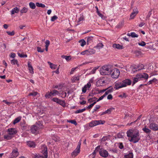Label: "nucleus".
Here are the masks:
<instances>
[{
	"instance_id": "obj_1",
	"label": "nucleus",
	"mask_w": 158,
	"mask_h": 158,
	"mask_svg": "<svg viewBox=\"0 0 158 158\" xmlns=\"http://www.w3.org/2000/svg\"><path fill=\"white\" fill-rule=\"evenodd\" d=\"M148 77V75L146 73H143L142 74H137L136 77L133 79L132 85L133 86L138 81L140 80L141 78H143L147 80Z\"/></svg>"
},
{
	"instance_id": "obj_2",
	"label": "nucleus",
	"mask_w": 158,
	"mask_h": 158,
	"mask_svg": "<svg viewBox=\"0 0 158 158\" xmlns=\"http://www.w3.org/2000/svg\"><path fill=\"white\" fill-rule=\"evenodd\" d=\"M111 70L110 66H103L101 68L100 73L102 75H109L111 72Z\"/></svg>"
},
{
	"instance_id": "obj_3",
	"label": "nucleus",
	"mask_w": 158,
	"mask_h": 158,
	"mask_svg": "<svg viewBox=\"0 0 158 158\" xmlns=\"http://www.w3.org/2000/svg\"><path fill=\"white\" fill-rule=\"evenodd\" d=\"M140 139L139 132L137 131L135 134H133L131 139L129 140L130 142L133 141L134 143H135L138 142Z\"/></svg>"
},
{
	"instance_id": "obj_4",
	"label": "nucleus",
	"mask_w": 158,
	"mask_h": 158,
	"mask_svg": "<svg viewBox=\"0 0 158 158\" xmlns=\"http://www.w3.org/2000/svg\"><path fill=\"white\" fill-rule=\"evenodd\" d=\"M111 72L110 75H111V77L113 78H117L120 75L119 70L117 69H114L111 70Z\"/></svg>"
},
{
	"instance_id": "obj_5",
	"label": "nucleus",
	"mask_w": 158,
	"mask_h": 158,
	"mask_svg": "<svg viewBox=\"0 0 158 158\" xmlns=\"http://www.w3.org/2000/svg\"><path fill=\"white\" fill-rule=\"evenodd\" d=\"M44 156H40L39 155H37V154L34 155V156H33V158H47L48 157V151L47 147H45L44 149L43 152Z\"/></svg>"
},
{
	"instance_id": "obj_6",
	"label": "nucleus",
	"mask_w": 158,
	"mask_h": 158,
	"mask_svg": "<svg viewBox=\"0 0 158 158\" xmlns=\"http://www.w3.org/2000/svg\"><path fill=\"white\" fill-rule=\"evenodd\" d=\"M99 153L101 156L104 158L107 157L109 154L107 151L102 148L99 151Z\"/></svg>"
},
{
	"instance_id": "obj_7",
	"label": "nucleus",
	"mask_w": 158,
	"mask_h": 158,
	"mask_svg": "<svg viewBox=\"0 0 158 158\" xmlns=\"http://www.w3.org/2000/svg\"><path fill=\"white\" fill-rule=\"evenodd\" d=\"M40 128V126L39 127H37V126L34 125L31 128V131L32 133L35 134L38 132Z\"/></svg>"
},
{
	"instance_id": "obj_8",
	"label": "nucleus",
	"mask_w": 158,
	"mask_h": 158,
	"mask_svg": "<svg viewBox=\"0 0 158 158\" xmlns=\"http://www.w3.org/2000/svg\"><path fill=\"white\" fill-rule=\"evenodd\" d=\"M123 87H125V85H123L122 82L117 81L115 83L114 88L115 89H118Z\"/></svg>"
},
{
	"instance_id": "obj_9",
	"label": "nucleus",
	"mask_w": 158,
	"mask_h": 158,
	"mask_svg": "<svg viewBox=\"0 0 158 158\" xmlns=\"http://www.w3.org/2000/svg\"><path fill=\"white\" fill-rule=\"evenodd\" d=\"M149 127L154 131L158 130V125L155 123H151L149 124Z\"/></svg>"
},
{
	"instance_id": "obj_10",
	"label": "nucleus",
	"mask_w": 158,
	"mask_h": 158,
	"mask_svg": "<svg viewBox=\"0 0 158 158\" xmlns=\"http://www.w3.org/2000/svg\"><path fill=\"white\" fill-rule=\"evenodd\" d=\"M78 144L77 148L71 154L72 156L73 157H74L77 156L79 153V143Z\"/></svg>"
},
{
	"instance_id": "obj_11",
	"label": "nucleus",
	"mask_w": 158,
	"mask_h": 158,
	"mask_svg": "<svg viewBox=\"0 0 158 158\" xmlns=\"http://www.w3.org/2000/svg\"><path fill=\"white\" fill-rule=\"evenodd\" d=\"M138 11L137 8L133 10V12L131 14L130 17L131 19H133L138 13Z\"/></svg>"
},
{
	"instance_id": "obj_12",
	"label": "nucleus",
	"mask_w": 158,
	"mask_h": 158,
	"mask_svg": "<svg viewBox=\"0 0 158 158\" xmlns=\"http://www.w3.org/2000/svg\"><path fill=\"white\" fill-rule=\"evenodd\" d=\"M123 85H124L125 87L127 85H130L131 81V80L129 79H127L122 81Z\"/></svg>"
},
{
	"instance_id": "obj_13",
	"label": "nucleus",
	"mask_w": 158,
	"mask_h": 158,
	"mask_svg": "<svg viewBox=\"0 0 158 158\" xmlns=\"http://www.w3.org/2000/svg\"><path fill=\"white\" fill-rule=\"evenodd\" d=\"M27 144L28 146L30 148H34L36 146V144L34 142L31 141H27Z\"/></svg>"
},
{
	"instance_id": "obj_14",
	"label": "nucleus",
	"mask_w": 158,
	"mask_h": 158,
	"mask_svg": "<svg viewBox=\"0 0 158 158\" xmlns=\"http://www.w3.org/2000/svg\"><path fill=\"white\" fill-rule=\"evenodd\" d=\"M8 131L9 134L10 135H13L16 134L17 133L16 130L14 128H11L8 129Z\"/></svg>"
},
{
	"instance_id": "obj_15",
	"label": "nucleus",
	"mask_w": 158,
	"mask_h": 158,
	"mask_svg": "<svg viewBox=\"0 0 158 158\" xmlns=\"http://www.w3.org/2000/svg\"><path fill=\"white\" fill-rule=\"evenodd\" d=\"M91 86V84L90 82H88L86 85H85L82 89V92L83 93L86 92L87 89L89 88Z\"/></svg>"
},
{
	"instance_id": "obj_16",
	"label": "nucleus",
	"mask_w": 158,
	"mask_h": 158,
	"mask_svg": "<svg viewBox=\"0 0 158 158\" xmlns=\"http://www.w3.org/2000/svg\"><path fill=\"white\" fill-rule=\"evenodd\" d=\"M95 39L93 36H89L87 39V45L92 43L94 40Z\"/></svg>"
},
{
	"instance_id": "obj_17",
	"label": "nucleus",
	"mask_w": 158,
	"mask_h": 158,
	"mask_svg": "<svg viewBox=\"0 0 158 158\" xmlns=\"http://www.w3.org/2000/svg\"><path fill=\"white\" fill-rule=\"evenodd\" d=\"M31 62L30 61H28V66L30 73L32 74H33L34 73L33 69L32 66L31 65Z\"/></svg>"
},
{
	"instance_id": "obj_18",
	"label": "nucleus",
	"mask_w": 158,
	"mask_h": 158,
	"mask_svg": "<svg viewBox=\"0 0 158 158\" xmlns=\"http://www.w3.org/2000/svg\"><path fill=\"white\" fill-rule=\"evenodd\" d=\"M143 131L145 133L149 135L151 132V130L147 127L146 126H145L142 129Z\"/></svg>"
},
{
	"instance_id": "obj_19",
	"label": "nucleus",
	"mask_w": 158,
	"mask_h": 158,
	"mask_svg": "<svg viewBox=\"0 0 158 158\" xmlns=\"http://www.w3.org/2000/svg\"><path fill=\"white\" fill-rule=\"evenodd\" d=\"M87 55H89L94 54L96 52V51L92 48H89L87 50Z\"/></svg>"
},
{
	"instance_id": "obj_20",
	"label": "nucleus",
	"mask_w": 158,
	"mask_h": 158,
	"mask_svg": "<svg viewBox=\"0 0 158 158\" xmlns=\"http://www.w3.org/2000/svg\"><path fill=\"white\" fill-rule=\"evenodd\" d=\"M114 109V108L113 107L110 108V109L107 110L105 111L102 112L101 114V115H102L106 114H110L111 113V111Z\"/></svg>"
},
{
	"instance_id": "obj_21",
	"label": "nucleus",
	"mask_w": 158,
	"mask_h": 158,
	"mask_svg": "<svg viewBox=\"0 0 158 158\" xmlns=\"http://www.w3.org/2000/svg\"><path fill=\"white\" fill-rule=\"evenodd\" d=\"M112 47L118 49H122L123 48V46L118 44H114L113 45Z\"/></svg>"
},
{
	"instance_id": "obj_22",
	"label": "nucleus",
	"mask_w": 158,
	"mask_h": 158,
	"mask_svg": "<svg viewBox=\"0 0 158 158\" xmlns=\"http://www.w3.org/2000/svg\"><path fill=\"white\" fill-rule=\"evenodd\" d=\"M20 125L22 127L23 130H25L27 129V125L26 124V123L24 120L20 123Z\"/></svg>"
},
{
	"instance_id": "obj_23",
	"label": "nucleus",
	"mask_w": 158,
	"mask_h": 158,
	"mask_svg": "<svg viewBox=\"0 0 158 158\" xmlns=\"http://www.w3.org/2000/svg\"><path fill=\"white\" fill-rule=\"evenodd\" d=\"M19 11V9L17 7H15L11 10V14L12 15H14L15 13H18Z\"/></svg>"
},
{
	"instance_id": "obj_24",
	"label": "nucleus",
	"mask_w": 158,
	"mask_h": 158,
	"mask_svg": "<svg viewBox=\"0 0 158 158\" xmlns=\"http://www.w3.org/2000/svg\"><path fill=\"white\" fill-rule=\"evenodd\" d=\"M48 63L49 64L50 68L52 69H56L57 68V65L53 64L50 62L48 61Z\"/></svg>"
},
{
	"instance_id": "obj_25",
	"label": "nucleus",
	"mask_w": 158,
	"mask_h": 158,
	"mask_svg": "<svg viewBox=\"0 0 158 158\" xmlns=\"http://www.w3.org/2000/svg\"><path fill=\"white\" fill-rule=\"evenodd\" d=\"M21 117L20 116L16 118L14 120L13 122V124L15 125L16 123L19 122L21 120Z\"/></svg>"
},
{
	"instance_id": "obj_26",
	"label": "nucleus",
	"mask_w": 158,
	"mask_h": 158,
	"mask_svg": "<svg viewBox=\"0 0 158 158\" xmlns=\"http://www.w3.org/2000/svg\"><path fill=\"white\" fill-rule=\"evenodd\" d=\"M107 90L105 92V94H104L106 96L109 93L112 92L113 91V89L112 87L111 88L110 87L109 89H107Z\"/></svg>"
},
{
	"instance_id": "obj_27",
	"label": "nucleus",
	"mask_w": 158,
	"mask_h": 158,
	"mask_svg": "<svg viewBox=\"0 0 158 158\" xmlns=\"http://www.w3.org/2000/svg\"><path fill=\"white\" fill-rule=\"evenodd\" d=\"M133 155L132 152H130L128 154L124 156L125 158H133Z\"/></svg>"
},
{
	"instance_id": "obj_28",
	"label": "nucleus",
	"mask_w": 158,
	"mask_h": 158,
	"mask_svg": "<svg viewBox=\"0 0 158 158\" xmlns=\"http://www.w3.org/2000/svg\"><path fill=\"white\" fill-rule=\"evenodd\" d=\"M72 82H75L76 81L79 80V77L73 76L71 79Z\"/></svg>"
},
{
	"instance_id": "obj_29",
	"label": "nucleus",
	"mask_w": 158,
	"mask_h": 158,
	"mask_svg": "<svg viewBox=\"0 0 158 158\" xmlns=\"http://www.w3.org/2000/svg\"><path fill=\"white\" fill-rule=\"evenodd\" d=\"M95 122L96 123L97 125L99 124H103L105 122V121L102 120H95Z\"/></svg>"
},
{
	"instance_id": "obj_30",
	"label": "nucleus",
	"mask_w": 158,
	"mask_h": 158,
	"mask_svg": "<svg viewBox=\"0 0 158 158\" xmlns=\"http://www.w3.org/2000/svg\"><path fill=\"white\" fill-rule=\"evenodd\" d=\"M61 57L65 59L67 61H69L71 59V57L70 56L62 55Z\"/></svg>"
},
{
	"instance_id": "obj_31",
	"label": "nucleus",
	"mask_w": 158,
	"mask_h": 158,
	"mask_svg": "<svg viewBox=\"0 0 158 158\" xmlns=\"http://www.w3.org/2000/svg\"><path fill=\"white\" fill-rule=\"evenodd\" d=\"M127 135L128 137H131L133 134L132 130H129L127 132Z\"/></svg>"
},
{
	"instance_id": "obj_32",
	"label": "nucleus",
	"mask_w": 158,
	"mask_h": 158,
	"mask_svg": "<svg viewBox=\"0 0 158 158\" xmlns=\"http://www.w3.org/2000/svg\"><path fill=\"white\" fill-rule=\"evenodd\" d=\"M19 155V152L18 151L15 150H14L12 152V155L14 157H16Z\"/></svg>"
},
{
	"instance_id": "obj_33",
	"label": "nucleus",
	"mask_w": 158,
	"mask_h": 158,
	"mask_svg": "<svg viewBox=\"0 0 158 158\" xmlns=\"http://www.w3.org/2000/svg\"><path fill=\"white\" fill-rule=\"evenodd\" d=\"M95 122V120L92 121L90 123H89V126L91 127H92L94 126H96V123Z\"/></svg>"
},
{
	"instance_id": "obj_34",
	"label": "nucleus",
	"mask_w": 158,
	"mask_h": 158,
	"mask_svg": "<svg viewBox=\"0 0 158 158\" xmlns=\"http://www.w3.org/2000/svg\"><path fill=\"white\" fill-rule=\"evenodd\" d=\"M29 5L30 7L33 9H35L36 7L35 4L32 2H30L29 3Z\"/></svg>"
},
{
	"instance_id": "obj_35",
	"label": "nucleus",
	"mask_w": 158,
	"mask_h": 158,
	"mask_svg": "<svg viewBox=\"0 0 158 158\" xmlns=\"http://www.w3.org/2000/svg\"><path fill=\"white\" fill-rule=\"evenodd\" d=\"M52 92H48L45 95V97L47 98H49L50 97L52 96Z\"/></svg>"
},
{
	"instance_id": "obj_36",
	"label": "nucleus",
	"mask_w": 158,
	"mask_h": 158,
	"mask_svg": "<svg viewBox=\"0 0 158 158\" xmlns=\"http://www.w3.org/2000/svg\"><path fill=\"white\" fill-rule=\"evenodd\" d=\"M58 103L64 107L65 106V103L64 101L61 100L59 99Z\"/></svg>"
},
{
	"instance_id": "obj_37",
	"label": "nucleus",
	"mask_w": 158,
	"mask_h": 158,
	"mask_svg": "<svg viewBox=\"0 0 158 158\" xmlns=\"http://www.w3.org/2000/svg\"><path fill=\"white\" fill-rule=\"evenodd\" d=\"M11 64H12L14 65L15 64H17L18 65V61L17 60H16L15 59H14L12 60L11 61Z\"/></svg>"
},
{
	"instance_id": "obj_38",
	"label": "nucleus",
	"mask_w": 158,
	"mask_h": 158,
	"mask_svg": "<svg viewBox=\"0 0 158 158\" xmlns=\"http://www.w3.org/2000/svg\"><path fill=\"white\" fill-rule=\"evenodd\" d=\"M36 5L37 6L39 7H41L42 8H44L45 7V5L44 4L42 3H40L39 2H36Z\"/></svg>"
},
{
	"instance_id": "obj_39",
	"label": "nucleus",
	"mask_w": 158,
	"mask_h": 158,
	"mask_svg": "<svg viewBox=\"0 0 158 158\" xmlns=\"http://www.w3.org/2000/svg\"><path fill=\"white\" fill-rule=\"evenodd\" d=\"M80 43H81L80 45L82 47H83L86 44L85 41L83 39L80 40Z\"/></svg>"
},
{
	"instance_id": "obj_40",
	"label": "nucleus",
	"mask_w": 158,
	"mask_h": 158,
	"mask_svg": "<svg viewBox=\"0 0 158 158\" xmlns=\"http://www.w3.org/2000/svg\"><path fill=\"white\" fill-rule=\"evenodd\" d=\"M67 122L71 123L72 124H74L75 126L77 125V123L75 120H67Z\"/></svg>"
},
{
	"instance_id": "obj_41",
	"label": "nucleus",
	"mask_w": 158,
	"mask_h": 158,
	"mask_svg": "<svg viewBox=\"0 0 158 158\" xmlns=\"http://www.w3.org/2000/svg\"><path fill=\"white\" fill-rule=\"evenodd\" d=\"M12 137L13 136L9 135H5L4 136V138L7 140L11 139Z\"/></svg>"
},
{
	"instance_id": "obj_42",
	"label": "nucleus",
	"mask_w": 158,
	"mask_h": 158,
	"mask_svg": "<svg viewBox=\"0 0 158 158\" xmlns=\"http://www.w3.org/2000/svg\"><path fill=\"white\" fill-rule=\"evenodd\" d=\"M103 46V45L102 43H99L96 46H95L94 48H97L100 49L101 48H102Z\"/></svg>"
},
{
	"instance_id": "obj_43",
	"label": "nucleus",
	"mask_w": 158,
	"mask_h": 158,
	"mask_svg": "<svg viewBox=\"0 0 158 158\" xmlns=\"http://www.w3.org/2000/svg\"><path fill=\"white\" fill-rule=\"evenodd\" d=\"M124 133H119L117 135V137L118 138H123L124 136Z\"/></svg>"
},
{
	"instance_id": "obj_44",
	"label": "nucleus",
	"mask_w": 158,
	"mask_h": 158,
	"mask_svg": "<svg viewBox=\"0 0 158 158\" xmlns=\"http://www.w3.org/2000/svg\"><path fill=\"white\" fill-rule=\"evenodd\" d=\"M78 68V67L72 68L71 70V71L69 72V74L71 75L73 74V73L76 71V69Z\"/></svg>"
},
{
	"instance_id": "obj_45",
	"label": "nucleus",
	"mask_w": 158,
	"mask_h": 158,
	"mask_svg": "<svg viewBox=\"0 0 158 158\" xmlns=\"http://www.w3.org/2000/svg\"><path fill=\"white\" fill-rule=\"evenodd\" d=\"M135 54L137 56H138L141 55L142 53L140 51H136L135 52Z\"/></svg>"
},
{
	"instance_id": "obj_46",
	"label": "nucleus",
	"mask_w": 158,
	"mask_h": 158,
	"mask_svg": "<svg viewBox=\"0 0 158 158\" xmlns=\"http://www.w3.org/2000/svg\"><path fill=\"white\" fill-rule=\"evenodd\" d=\"M52 96H55L56 95H58L59 94V92L57 90L54 89L52 92Z\"/></svg>"
},
{
	"instance_id": "obj_47",
	"label": "nucleus",
	"mask_w": 158,
	"mask_h": 158,
	"mask_svg": "<svg viewBox=\"0 0 158 158\" xmlns=\"http://www.w3.org/2000/svg\"><path fill=\"white\" fill-rule=\"evenodd\" d=\"M17 54L18 56L21 58L27 57V54H21L19 52H18Z\"/></svg>"
},
{
	"instance_id": "obj_48",
	"label": "nucleus",
	"mask_w": 158,
	"mask_h": 158,
	"mask_svg": "<svg viewBox=\"0 0 158 158\" xmlns=\"http://www.w3.org/2000/svg\"><path fill=\"white\" fill-rule=\"evenodd\" d=\"M27 11V9L25 7H23L22 9L20 11L21 13L23 14V13H26Z\"/></svg>"
},
{
	"instance_id": "obj_49",
	"label": "nucleus",
	"mask_w": 158,
	"mask_h": 158,
	"mask_svg": "<svg viewBox=\"0 0 158 158\" xmlns=\"http://www.w3.org/2000/svg\"><path fill=\"white\" fill-rule=\"evenodd\" d=\"M96 102H96V101L94 102L93 103H92L89 106H87V108H86L87 109H89L91 108L94 106V105H95L96 103Z\"/></svg>"
},
{
	"instance_id": "obj_50",
	"label": "nucleus",
	"mask_w": 158,
	"mask_h": 158,
	"mask_svg": "<svg viewBox=\"0 0 158 158\" xmlns=\"http://www.w3.org/2000/svg\"><path fill=\"white\" fill-rule=\"evenodd\" d=\"M157 81V80L155 78H154L153 79L150 80L147 83V84L150 85L151 84L152 82H155Z\"/></svg>"
},
{
	"instance_id": "obj_51",
	"label": "nucleus",
	"mask_w": 158,
	"mask_h": 158,
	"mask_svg": "<svg viewBox=\"0 0 158 158\" xmlns=\"http://www.w3.org/2000/svg\"><path fill=\"white\" fill-rule=\"evenodd\" d=\"M97 99V98L96 97H93L92 98H90L89 100L88 101L89 102H93L95 101Z\"/></svg>"
},
{
	"instance_id": "obj_52",
	"label": "nucleus",
	"mask_w": 158,
	"mask_h": 158,
	"mask_svg": "<svg viewBox=\"0 0 158 158\" xmlns=\"http://www.w3.org/2000/svg\"><path fill=\"white\" fill-rule=\"evenodd\" d=\"M131 36L132 37H138V35L136 34L135 33L133 32L131 33Z\"/></svg>"
},
{
	"instance_id": "obj_53",
	"label": "nucleus",
	"mask_w": 158,
	"mask_h": 158,
	"mask_svg": "<svg viewBox=\"0 0 158 158\" xmlns=\"http://www.w3.org/2000/svg\"><path fill=\"white\" fill-rule=\"evenodd\" d=\"M37 51L38 52H43L44 51V49H42L41 47H37Z\"/></svg>"
},
{
	"instance_id": "obj_54",
	"label": "nucleus",
	"mask_w": 158,
	"mask_h": 158,
	"mask_svg": "<svg viewBox=\"0 0 158 158\" xmlns=\"http://www.w3.org/2000/svg\"><path fill=\"white\" fill-rule=\"evenodd\" d=\"M124 25V22H122L121 23H119V24L117 26V27L118 28H121Z\"/></svg>"
},
{
	"instance_id": "obj_55",
	"label": "nucleus",
	"mask_w": 158,
	"mask_h": 158,
	"mask_svg": "<svg viewBox=\"0 0 158 158\" xmlns=\"http://www.w3.org/2000/svg\"><path fill=\"white\" fill-rule=\"evenodd\" d=\"M6 33L7 34L11 36L14 35H15V33L14 31H12V32L9 31H7Z\"/></svg>"
},
{
	"instance_id": "obj_56",
	"label": "nucleus",
	"mask_w": 158,
	"mask_h": 158,
	"mask_svg": "<svg viewBox=\"0 0 158 158\" xmlns=\"http://www.w3.org/2000/svg\"><path fill=\"white\" fill-rule=\"evenodd\" d=\"M152 9H151V10L149 12L146 17L147 19H149V18H150V16H151V15L152 14Z\"/></svg>"
},
{
	"instance_id": "obj_57",
	"label": "nucleus",
	"mask_w": 158,
	"mask_h": 158,
	"mask_svg": "<svg viewBox=\"0 0 158 158\" xmlns=\"http://www.w3.org/2000/svg\"><path fill=\"white\" fill-rule=\"evenodd\" d=\"M37 93H38L37 92H33L30 93L28 95V96H35L36 95H37Z\"/></svg>"
},
{
	"instance_id": "obj_58",
	"label": "nucleus",
	"mask_w": 158,
	"mask_h": 158,
	"mask_svg": "<svg viewBox=\"0 0 158 158\" xmlns=\"http://www.w3.org/2000/svg\"><path fill=\"white\" fill-rule=\"evenodd\" d=\"M108 138L107 136H104L101 139V142L105 141L107 140Z\"/></svg>"
},
{
	"instance_id": "obj_59",
	"label": "nucleus",
	"mask_w": 158,
	"mask_h": 158,
	"mask_svg": "<svg viewBox=\"0 0 158 158\" xmlns=\"http://www.w3.org/2000/svg\"><path fill=\"white\" fill-rule=\"evenodd\" d=\"M57 18L58 17L54 15L51 18V21L52 22H53L57 19Z\"/></svg>"
},
{
	"instance_id": "obj_60",
	"label": "nucleus",
	"mask_w": 158,
	"mask_h": 158,
	"mask_svg": "<svg viewBox=\"0 0 158 158\" xmlns=\"http://www.w3.org/2000/svg\"><path fill=\"white\" fill-rule=\"evenodd\" d=\"M146 43L143 41H142L140 43H138V44L141 46H144L146 45Z\"/></svg>"
},
{
	"instance_id": "obj_61",
	"label": "nucleus",
	"mask_w": 158,
	"mask_h": 158,
	"mask_svg": "<svg viewBox=\"0 0 158 158\" xmlns=\"http://www.w3.org/2000/svg\"><path fill=\"white\" fill-rule=\"evenodd\" d=\"M61 96L63 98H65L67 94L65 92H62L61 94Z\"/></svg>"
},
{
	"instance_id": "obj_62",
	"label": "nucleus",
	"mask_w": 158,
	"mask_h": 158,
	"mask_svg": "<svg viewBox=\"0 0 158 158\" xmlns=\"http://www.w3.org/2000/svg\"><path fill=\"white\" fill-rule=\"evenodd\" d=\"M35 126H37V127H39L40 126V128H42L43 127L42 124L40 122H39L37 123H36V125Z\"/></svg>"
},
{
	"instance_id": "obj_63",
	"label": "nucleus",
	"mask_w": 158,
	"mask_h": 158,
	"mask_svg": "<svg viewBox=\"0 0 158 158\" xmlns=\"http://www.w3.org/2000/svg\"><path fill=\"white\" fill-rule=\"evenodd\" d=\"M106 96L105 95V94H104L102 96H101V97H100L99 98V99L97 101V102H98L100 100H102V99L105 97Z\"/></svg>"
},
{
	"instance_id": "obj_64",
	"label": "nucleus",
	"mask_w": 158,
	"mask_h": 158,
	"mask_svg": "<svg viewBox=\"0 0 158 158\" xmlns=\"http://www.w3.org/2000/svg\"><path fill=\"white\" fill-rule=\"evenodd\" d=\"M59 99H58L57 98H53L52 100L55 102L58 103V102L59 101Z\"/></svg>"
}]
</instances>
